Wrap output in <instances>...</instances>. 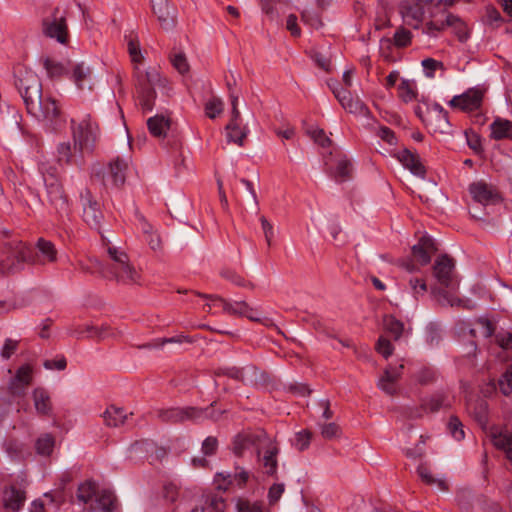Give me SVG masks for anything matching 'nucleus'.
Listing matches in <instances>:
<instances>
[{
	"label": "nucleus",
	"instance_id": "nucleus-1",
	"mask_svg": "<svg viewBox=\"0 0 512 512\" xmlns=\"http://www.w3.org/2000/svg\"><path fill=\"white\" fill-rule=\"evenodd\" d=\"M400 13L403 21L415 29H418L421 23L425 21L422 25V33L429 37L435 38L447 27H450L460 41H466L468 38L464 22L445 10L431 11L429 16L425 17L423 5L418 1L415 3L403 1L400 5Z\"/></svg>",
	"mask_w": 512,
	"mask_h": 512
},
{
	"label": "nucleus",
	"instance_id": "nucleus-2",
	"mask_svg": "<svg viewBox=\"0 0 512 512\" xmlns=\"http://www.w3.org/2000/svg\"><path fill=\"white\" fill-rule=\"evenodd\" d=\"M17 87L29 114L47 126L60 122V107L54 98L43 94L41 81L33 71H19Z\"/></svg>",
	"mask_w": 512,
	"mask_h": 512
},
{
	"label": "nucleus",
	"instance_id": "nucleus-3",
	"mask_svg": "<svg viewBox=\"0 0 512 512\" xmlns=\"http://www.w3.org/2000/svg\"><path fill=\"white\" fill-rule=\"evenodd\" d=\"M128 52L134 64L135 89L138 103L144 112L152 111L156 98L155 88H159L169 95L171 91L170 83L155 68H149L145 72L139 68L144 57L136 36L130 35L128 37Z\"/></svg>",
	"mask_w": 512,
	"mask_h": 512
},
{
	"label": "nucleus",
	"instance_id": "nucleus-4",
	"mask_svg": "<svg viewBox=\"0 0 512 512\" xmlns=\"http://www.w3.org/2000/svg\"><path fill=\"white\" fill-rule=\"evenodd\" d=\"M256 453L262 465L263 472L273 476L277 470V455L279 449L264 431L242 432L233 440V453L238 457Z\"/></svg>",
	"mask_w": 512,
	"mask_h": 512
},
{
	"label": "nucleus",
	"instance_id": "nucleus-5",
	"mask_svg": "<svg viewBox=\"0 0 512 512\" xmlns=\"http://www.w3.org/2000/svg\"><path fill=\"white\" fill-rule=\"evenodd\" d=\"M71 130L75 149L91 153L99 138V126L90 114H83L77 120L71 119Z\"/></svg>",
	"mask_w": 512,
	"mask_h": 512
},
{
	"label": "nucleus",
	"instance_id": "nucleus-6",
	"mask_svg": "<svg viewBox=\"0 0 512 512\" xmlns=\"http://www.w3.org/2000/svg\"><path fill=\"white\" fill-rule=\"evenodd\" d=\"M5 259L0 261V276L12 275L23 270L32 259V248L22 241H13L3 247Z\"/></svg>",
	"mask_w": 512,
	"mask_h": 512
},
{
	"label": "nucleus",
	"instance_id": "nucleus-7",
	"mask_svg": "<svg viewBox=\"0 0 512 512\" xmlns=\"http://www.w3.org/2000/svg\"><path fill=\"white\" fill-rule=\"evenodd\" d=\"M42 178L46 187L48 202L55 212L63 217L69 213V201L60 183L54 167L41 169Z\"/></svg>",
	"mask_w": 512,
	"mask_h": 512
},
{
	"label": "nucleus",
	"instance_id": "nucleus-8",
	"mask_svg": "<svg viewBox=\"0 0 512 512\" xmlns=\"http://www.w3.org/2000/svg\"><path fill=\"white\" fill-rule=\"evenodd\" d=\"M156 417L164 423H182L190 420L196 422L203 418L218 419L211 408L200 409L196 407H171L156 410Z\"/></svg>",
	"mask_w": 512,
	"mask_h": 512
},
{
	"label": "nucleus",
	"instance_id": "nucleus-9",
	"mask_svg": "<svg viewBox=\"0 0 512 512\" xmlns=\"http://www.w3.org/2000/svg\"><path fill=\"white\" fill-rule=\"evenodd\" d=\"M436 250L432 239L422 237L412 247V257L401 260V266L408 272H415L419 266L427 265L431 260V254Z\"/></svg>",
	"mask_w": 512,
	"mask_h": 512
},
{
	"label": "nucleus",
	"instance_id": "nucleus-10",
	"mask_svg": "<svg viewBox=\"0 0 512 512\" xmlns=\"http://www.w3.org/2000/svg\"><path fill=\"white\" fill-rule=\"evenodd\" d=\"M108 253L112 260L115 262L114 270L118 283L121 285H139L140 275L128 264V257L124 252L118 251L116 248H109Z\"/></svg>",
	"mask_w": 512,
	"mask_h": 512
},
{
	"label": "nucleus",
	"instance_id": "nucleus-11",
	"mask_svg": "<svg viewBox=\"0 0 512 512\" xmlns=\"http://www.w3.org/2000/svg\"><path fill=\"white\" fill-rule=\"evenodd\" d=\"M433 275L440 285L447 288L459 285L455 261L448 255H441L436 258L433 265Z\"/></svg>",
	"mask_w": 512,
	"mask_h": 512
},
{
	"label": "nucleus",
	"instance_id": "nucleus-12",
	"mask_svg": "<svg viewBox=\"0 0 512 512\" xmlns=\"http://www.w3.org/2000/svg\"><path fill=\"white\" fill-rule=\"evenodd\" d=\"M43 32L47 37L65 44L68 39L65 13L56 8L50 16L43 20Z\"/></svg>",
	"mask_w": 512,
	"mask_h": 512
},
{
	"label": "nucleus",
	"instance_id": "nucleus-13",
	"mask_svg": "<svg viewBox=\"0 0 512 512\" xmlns=\"http://www.w3.org/2000/svg\"><path fill=\"white\" fill-rule=\"evenodd\" d=\"M129 162L126 159L116 157L111 160L102 170V180L105 185L111 184L120 187L125 183Z\"/></svg>",
	"mask_w": 512,
	"mask_h": 512
},
{
	"label": "nucleus",
	"instance_id": "nucleus-14",
	"mask_svg": "<svg viewBox=\"0 0 512 512\" xmlns=\"http://www.w3.org/2000/svg\"><path fill=\"white\" fill-rule=\"evenodd\" d=\"M330 87L334 96L346 111L361 116H368L370 114V111L364 102L359 97H352L348 89L340 87L338 83L333 86L330 85Z\"/></svg>",
	"mask_w": 512,
	"mask_h": 512
},
{
	"label": "nucleus",
	"instance_id": "nucleus-15",
	"mask_svg": "<svg viewBox=\"0 0 512 512\" xmlns=\"http://www.w3.org/2000/svg\"><path fill=\"white\" fill-rule=\"evenodd\" d=\"M469 192L476 202L483 205H496L503 200L499 190L494 185L484 181L470 184Z\"/></svg>",
	"mask_w": 512,
	"mask_h": 512
},
{
	"label": "nucleus",
	"instance_id": "nucleus-16",
	"mask_svg": "<svg viewBox=\"0 0 512 512\" xmlns=\"http://www.w3.org/2000/svg\"><path fill=\"white\" fill-rule=\"evenodd\" d=\"M80 200L83 206V220L86 224L95 230H100L103 214L99 204L93 200L89 190H85L80 194Z\"/></svg>",
	"mask_w": 512,
	"mask_h": 512
},
{
	"label": "nucleus",
	"instance_id": "nucleus-17",
	"mask_svg": "<svg viewBox=\"0 0 512 512\" xmlns=\"http://www.w3.org/2000/svg\"><path fill=\"white\" fill-rule=\"evenodd\" d=\"M431 298L442 306H451L472 310L476 303L469 298H462L456 290H431Z\"/></svg>",
	"mask_w": 512,
	"mask_h": 512
},
{
	"label": "nucleus",
	"instance_id": "nucleus-18",
	"mask_svg": "<svg viewBox=\"0 0 512 512\" xmlns=\"http://www.w3.org/2000/svg\"><path fill=\"white\" fill-rule=\"evenodd\" d=\"M216 376H227L244 384H254L258 379V369L253 365L239 368L236 366L220 367L215 371Z\"/></svg>",
	"mask_w": 512,
	"mask_h": 512
},
{
	"label": "nucleus",
	"instance_id": "nucleus-19",
	"mask_svg": "<svg viewBox=\"0 0 512 512\" xmlns=\"http://www.w3.org/2000/svg\"><path fill=\"white\" fill-rule=\"evenodd\" d=\"M154 14L164 30H172L176 26V9L168 0H150Z\"/></svg>",
	"mask_w": 512,
	"mask_h": 512
},
{
	"label": "nucleus",
	"instance_id": "nucleus-20",
	"mask_svg": "<svg viewBox=\"0 0 512 512\" xmlns=\"http://www.w3.org/2000/svg\"><path fill=\"white\" fill-rule=\"evenodd\" d=\"M482 100L483 92L481 90L469 89L460 96H454L450 101V105L463 111H473L481 106Z\"/></svg>",
	"mask_w": 512,
	"mask_h": 512
},
{
	"label": "nucleus",
	"instance_id": "nucleus-21",
	"mask_svg": "<svg viewBox=\"0 0 512 512\" xmlns=\"http://www.w3.org/2000/svg\"><path fill=\"white\" fill-rule=\"evenodd\" d=\"M32 381V370L29 366L20 367L16 375L11 379L8 385L9 393L12 396H24L28 386Z\"/></svg>",
	"mask_w": 512,
	"mask_h": 512
},
{
	"label": "nucleus",
	"instance_id": "nucleus-22",
	"mask_svg": "<svg viewBox=\"0 0 512 512\" xmlns=\"http://www.w3.org/2000/svg\"><path fill=\"white\" fill-rule=\"evenodd\" d=\"M198 295L208 299V301H209L208 305L210 308L220 307L227 313L240 315V316H243L244 313L248 312V304L246 302H243V301L229 302L217 295H206V294H201V293H198Z\"/></svg>",
	"mask_w": 512,
	"mask_h": 512
},
{
	"label": "nucleus",
	"instance_id": "nucleus-23",
	"mask_svg": "<svg viewBox=\"0 0 512 512\" xmlns=\"http://www.w3.org/2000/svg\"><path fill=\"white\" fill-rule=\"evenodd\" d=\"M37 252L32 250V264H49L57 260V250L54 244L48 240L40 238L36 244Z\"/></svg>",
	"mask_w": 512,
	"mask_h": 512
},
{
	"label": "nucleus",
	"instance_id": "nucleus-24",
	"mask_svg": "<svg viewBox=\"0 0 512 512\" xmlns=\"http://www.w3.org/2000/svg\"><path fill=\"white\" fill-rule=\"evenodd\" d=\"M450 405L447 397L443 394H436L431 396L430 398H426L422 400L421 406L414 410H411L409 417L411 418H419L424 414L429 412H436L442 407H447Z\"/></svg>",
	"mask_w": 512,
	"mask_h": 512
},
{
	"label": "nucleus",
	"instance_id": "nucleus-25",
	"mask_svg": "<svg viewBox=\"0 0 512 512\" xmlns=\"http://www.w3.org/2000/svg\"><path fill=\"white\" fill-rule=\"evenodd\" d=\"M487 437L496 448L503 450L506 457L512 462V434L492 427L487 432Z\"/></svg>",
	"mask_w": 512,
	"mask_h": 512
},
{
	"label": "nucleus",
	"instance_id": "nucleus-26",
	"mask_svg": "<svg viewBox=\"0 0 512 512\" xmlns=\"http://www.w3.org/2000/svg\"><path fill=\"white\" fill-rule=\"evenodd\" d=\"M394 156L397 160L407 169L416 176L423 177L425 175V168L421 164L417 154L413 153L407 148H403L396 152Z\"/></svg>",
	"mask_w": 512,
	"mask_h": 512
},
{
	"label": "nucleus",
	"instance_id": "nucleus-27",
	"mask_svg": "<svg viewBox=\"0 0 512 512\" xmlns=\"http://www.w3.org/2000/svg\"><path fill=\"white\" fill-rule=\"evenodd\" d=\"M330 174L338 183L349 180L352 176L353 165L344 154H339L335 158L334 167H330Z\"/></svg>",
	"mask_w": 512,
	"mask_h": 512
},
{
	"label": "nucleus",
	"instance_id": "nucleus-28",
	"mask_svg": "<svg viewBox=\"0 0 512 512\" xmlns=\"http://www.w3.org/2000/svg\"><path fill=\"white\" fill-rule=\"evenodd\" d=\"M403 364L396 367H388L384 375L379 379L378 387L388 395H394L397 391L396 382L402 374Z\"/></svg>",
	"mask_w": 512,
	"mask_h": 512
},
{
	"label": "nucleus",
	"instance_id": "nucleus-29",
	"mask_svg": "<svg viewBox=\"0 0 512 512\" xmlns=\"http://www.w3.org/2000/svg\"><path fill=\"white\" fill-rule=\"evenodd\" d=\"M72 151L71 144L68 142L60 143L57 148V159L59 163H65L69 165L81 166L83 163V156L85 153H81L78 149L74 148Z\"/></svg>",
	"mask_w": 512,
	"mask_h": 512
},
{
	"label": "nucleus",
	"instance_id": "nucleus-30",
	"mask_svg": "<svg viewBox=\"0 0 512 512\" xmlns=\"http://www.w3.org/2000/svg\"><path fill=\"white\" fill-rule=\"evenodd\" d=\"M89 508L94 511L114 512L116 510V497L110 490L98 491Z\"/></svg>",
	"mask_w": 512,
	"mask_h": 512
},
{
	"label": "nucleus",
	"instance_id": "nucleus-31",
	"mask_svg": "<svg viewBox=\"0 0 512 512\" xmlns=\"http://www.w3.org/2000/svg\"><path fill=\"white\" fill-rule=\"evenodd\" d=\"M71 78L78 89H92L93 83L91 79V71L89 67L84 65V63L76 64L73 67Z\"/></svg>",
	"mask_w": 512,
	"mask_h": 512
},
{
	"label": "nucleus",
	"instance_id": "nucleus-32",
	"mask_svg": "<svg viewBox=\"0 0 512 512\" xmlns=\"http://www.w3.org/2000/svg\"><path fill=\"white\" fill-rule=\"evenodd\" d=\"M249 474L247 471L241 470L235 474L218 473L216 476V483L219 489L226 490L229 485L237 484L242 487L248 480Z\"/></svg>",
	"mask_w": 512,
	"mask_h": 512
},
{
	"label": "nucleus",
	"instance_id": "nucleus-33",
	"mask_svg": "<svg viewBox=\"0 0 512 512\" xmlns=\"http://www.w3.org/2000/svg\"><path fill=\"white\" fill-rule=\"evenodd\" d=\"M4 507L12 512H17L21 509L25 502L24 492L15 488L9 487L4 491L3 495Z\"/></svg>",
	"mask_w": 512,
	"mask_h": 512
},
{
	"label": "nucleus",
	"instance_id": "nucleus-34",
	"mask_svg": "<svg viewBox=\"0 0 512 512\" xmlns=\"http://www.w3.org/2000/svg\"><path fill=\"white\" fill-rule=\"evenodd\" d=\"M491 137L496 140H512V122L506 119L497 118L490 125Z\"/></svg>",
	"mask_w": 512,
	"mask_h": 512
},
{
	"label": "nucleus",
	"instance_id": "nucleus-35",
	"mask_svg": "<svg viewBox=\"0 0 512 512\" xmlns=\"http://www.w3.org/2000/svg\"><path fill=\"white\" fill-rule=\"evenodd\" d=\"M495 331V324L488 318L479 317L475 320L473 327L470 328L469 333L472 337L481 336L489 338Z\"/></svg>",
	"mask_w": 512,
	"mask_h": 512
},
{
	"label": "nucleus",
	"instance_id": "nucleus-36",
	"mask_svg": "<svg viewBox=\"0 0 512 512\" xmlns=\"http://www.w3.org/2000/svg\"><path fill=\"white\" fill-rule=\"evenodd\" d=\"M128 414L119 407L110 406L103 413V418L107 426L119 427L125 423Z\"/></svg>",
	"mask_w": 512,
	"mask_h": 512
},
{
	"label": "nucleus",
	"instance_id": "nucleus-37",
	"mask_svg": "<svg viewBox=\"0 0 512 512\" xmlns=\"http://www.w3.org/2000/svg\"><path fill=\"white\" fill-rule=\"evenodd\" d=\"M33 401L36 411L39 414L47 415L51 411V403L48 392L43 388H36L33 391Z\"/></svg>",
	"mask_w": 512,
	"mask_h": 512
},
{
	"label": "nucleus",
	"instance_id": "nucleus-38",
	"mask_svg": "<svg viewBox=\"0 0 512 512\" xmlns=\"http://www.w3.org/2000/svg\"><path fill=\"white\" fill-rule=\"evenodd\" d=\"M147 126L153 136L162 137L169 129V120L162 115H156L147 120Z\"/></svg>",
	"mask_w": 512,
	"mask_h": 512
},
{
	"label": "nucleus",
	"instance_id": "nucleus-39",
	"mask_svg": "<svg viewBox=\"0 0 512 512\" xmlns=\"http://www.w3.org/2000/svg\"><path fill=\"white\" fill-rule=\"evenodd\" d=\"M383 325L386 333L391 335L394 340L400 339L404 333V324L392 315H386L384 317Z\"/></svg>",
	"mask_w": 512,
	"mask_h": 512
},
{
	"label": "nucleus",
	"instance_id": "nucleus-40",
	"mask_svg": "<svg viewBox=\"0 0 512 512\" xmlns=\"http://www.w3.org/2000/svg\"><path fill=\"white\" fill-rule=\"evenodd\" d=\"M226 138L229 143H235L238 146L244 145V140L249 134V129L242 122H237V128L225 129Z\"/></svg>",
	"mask_w": 512,
	"mask_h": 512
},
{
	"label": "nucleus",
	"instance_id": "nucleus-41",
	"mask_svg": "<svg viewBox=\"0 0 512 512\" xmlns=\"http://www.w3.org/2000/svg\"><path fill=\"white\" fill-rule=\"evenodd\" d=\"M55 444L54 437L45 433L39 436L35 442V449L38 455L48 457L51 455Z\"/></svg>",
	"mask_w": 512,
	"mask_h": 512
},
{
	"label": "nucleus",
	"instance_id": "nucleus-42",
	"mask_svg": "<svg viewBox=\"0 0 512 512\" xmlns=\"http://www.w3.org/2000/svg\"><path fill=\"white\" fill-rule=\"evenodd\" d=\"M98 491L95 482L87 481L79 486L77 497L84 504L90 505L94 501Z\"/></svg>",
	"mask_w": 512,
	"mask_h": 512
},
{
	"label": "nucleus",
	"instance_id": "nucleus-43",
	"mask_svg": "<svg viewBox=\"0 0 512 512\" xmlns=\"http://www.w3.org/2000/svg\"><path fill=\"white\" fill-rule=\"evenodd\" d=\"M399 97L406 103L417 97V86L415 81L403 79L398 87Z\"/></svg>",
	"mask_w": 512,
	"mask_h": 512
},
{
	"label": "nucleus",
	"instance_id": "nucleus-44",
	"mask_svg": "<svg viewBox=\"0 0 512 512\" xmlns=\"http://www.w3.org/2000/svg\"><path fill=\"white\" fill-rule=\"evenodd\" d=\"M107 330V326L97 327L93 325H87L84 329L76 328L75 330L71 331V335L77 338H82L84 336L103 338L105 337Z\"/></svg>",
	"mask_w": 512,
	"mask_h": 512
},
{
	"label": "nucleus",
	"instance_id": "nucleus-45",
	"mask_svg": "<svg viewBox=\"0 0 512 512\" xmlns=\"http://www.w3.org/2000/svg\"><path fill=\"white\" fill-rule=\"evenodd\" d=\"M43 66L50 78L61 77L67 72V68L62 63L52 58H45L43 60Z\"/></svg>",
	"mask_w": 512,
	"mask_h": 512
},
{
	"label": "nucleus",
	"instance_id": "nucleus-46",
	"mask_svg": "<svg viewBox=\"0 0 512 512\" xmlns=\"http://www.w3.org/2000/svg\"><path fill=\"white\" fill-rule=\"evenodd\" d=\"M173 67L182 75L189 72L190 66L186 55L182 51L173 50L170 55Z\"/></svg>",
	"mask_w": 512,
	"mask_h": 512
},
{
	"label": "nucleus",
	"instance_id": "nucleus-47",
	"mask_svg": "<svg viewBox=\"0 0 512 512\" xmlns=\"http://www.w3.org/2000/svg\"><path fill=\"white\" fill-rule=\"evenodd\" d=\"M224 111V103L218 97H212L205 103V114L210 119H215Z\"/></svg>",
	"mask_w": 512,
	"mask_h": 512
},
{
	"label": "nucleus",
	"instance_id": "nucleus-48",
	"mask_svg": "<svg viewBox=\"0 0 512 512\" xmlns=\"http://www.w3.org/2000/svg\"><path fill=\"white\" fill-rule=\"evenodd\" d=\"M417 473L425 483L429 485H436L442 491L447 490V485L445 481L442 479L434 478L426 466L420 465L417 468Z\"/></svg>",
	"mask_w": 512,
	"mask_h": 512
},
{
	"label": "nucleus",
	"instance_id": "nucleus-49",
	"mask_svg": "<svg viewBox=\"0 0 512 512\" xmlns=\"http://www.w3.org/2000/svg\"><path fill=\"white\" fill-rule=\"evenodd\" d=\"M430 124L435 132L448 133L450 130V123L448 120V114H439L438 116L431 115Z\"/></svg>",
	"mask_w": 512,
	"mask_h": 512
},
{
	"label": "nucleus",
	"instance_id": "nucleus-50",
	"mask_svg": "<svg viewBox=\"0 0 512 512\" xmlns=\"http://www.w3.org/2000/svg\"><path fill=\"white\" fill-rule=\"evenodd\" d=\"M498 388L505 396H509L512 393V364L507 367L506 371L499 378Z\"/></svg>",
	"mask_w": 512,
	"mask_h": 512
},
{
	"label": "nucleus",
	"instance_id": "nucleus-51",
	"mask_svg": "<svg viewBox=\"0 0 512 512\" xmlns=\"http://www.w3.org/2000/svg\"><path fill=\"white\" fill-rule=\"evenodd\" d=\"M225 502L221 497L211 496L205 501V506L200 512H223L225 510Z\"/></svg>",
	"mask_w": 512,
	"mask_h": 512
},
{
	"label": "nucleus",
	"instance_id": "nucleus-52",
	"mask_svg": "<svg viewBox=\"0 0 512 512\" xmlns=\"http://www.w3.org/2000/svg\"><path fill=\"white\" fill-rule=\"evenodd\" d=\"M301 19L304 22V24L314 28L319 29L322 26V21L320 19L319 14L310 9H305L301 13Z\"/></svg>",
	"mask_w": 512,
	"mask_h": 512
},
{
	"label": "nucleus",
	"instance_id": "nucleus-53",
	"mask_svg": "<svg viewBox=\"0 0 512 512\" xmlns=\"http://www.w3.org/2000/svg\"><path fill=\"white\" fill-rule=\"evenodd\" d=\"M19 341L11 338H7L4 342L3 347L0 350V356L4 360H8L17 351Z\"/></svg>",
	"mask_w": 512,
	"mask_h": 512
},
{
	"label": "nucleus",
	"instance_id": "nucleus-54",
	"mask_svg": "<svg viewBox=\"0 0 512 512\" xmlns=\"http://www.w3.org/2000/svg\"><path fill=\"white\" fill-rule=\"evenodd\" d=\"M238 512H264L263 505L260 502H250L240 499L237 502Z\"/></svg>",
	"mask_w": 512,
	"mask_h": 512
},
{
	"label": "nucleus",
	"instance_id": "nucleus-55",
	"mask_svg": "<svg viewBox=\"0 0 512 512\" xmlns=\"http://www.w3.org/2000/svg\"><path fill=\"white\" fill-rule=\"evenodd\" d=\"M448 428L453 438H455L458 441L464 439L465 434L463 430V425L457 417L453 416L450 418Z\"/></svg>",
	"mask_w": 512,
	"mask_h": 512
},
{
	"label": "nucleus",
	"instance_id": "nucleus-56",
	"mask_svg": "<svg viewBox=\"0 0 512 512\" xmlns=\"http://www.w3.org/2000/svg\"><path fill=\"white\" fill-rule=\"evenodd\" d=\"M308 134L311 136L315 143L322 147H327L331 144V140L329 137H327L323 129H310L308 130Z\"/></svg>",
	"mask_w": 512,
	"mask_h": 512
},
{
	"label": "nucleus",
	"instance_id": "nucleus-57",
	"mask_svg": "<svg viewBox=\"0 0 512 512\" xmlns=\"http://www.w3.org/2000/svg\"><path fill=\"white\" fill-rule=\"evenodd\" d=\"M376 350L383 357L388 358L393 352V346L385 336H380L376 343Z\"/></svg>",
	"mask_w": 512,
	"mask_h": 512
},
{
	"label": "nucleus",
	"instance_id": "nucleus-58",
	"mask_svg": "<svg viewBox=\"0 0 512 512\" xmlns=\"http://www.w3.org/2000/svg\"><path fill=\"white\" fill-rule=\"evenodd\" d=\"M411 42V32L404 29L399 28L396 30L394 34V43L398 47H405Z\"/></svg>",
	"mask_w": 512,
	"mask_h": 512
},
{
	"label": "nucleus",
	"instance_id": "nucleus-59",
	"mask_svg": "<svg viewBox=\"0 0 512 512\" xmlns=\"http://www.w3.org/2000/svg\"><path fill=\"white\" fill-rule=\"evenodd\" d=\"M321 429V435L325 439H333L340 433V428L336 423L319 424Z\"/></svg>",
	"mask_w": 512,
	"mask_h": 512
},
{
	"label": "nucleus",
	"instance_id": "nucleus-60",
	"mask_svg": "<svg viewBox=\"0 0 512 512\" xmlns=\"http://www.w3.org/2000/svg\"><path fill=\"white\" fill-rule=\"evenodd\" d=\"M311 433L307 430H303L296 434L295 446L298 450H305L311 441Z\"/></svg>",
	"mask_w": 512,
	"mask_h": 512
},
{
	"label": "nucleus",
	"instance_id": "nucleus-61",
	"mask_svg": "<svg viewBox=\"0 0 512 512\" xmlns=\"http://www.w3.org/2000/svg\"><path fill=\"white\" fill-rule=\"evenodd\" d=\"M218 448V440L213 436H208L202 443L201 450L205 456L215 454Z\"/></svg>",
	"mask_w": 512,
	"mask_h": 512
},
{
	"label": "nucleus",
	"instance_id": "nucleus-62",
	"mask_svg": "<svg viewBox=\"0 0 512 512\" xmlns=\"http://www.w3.org/2000/svg\"><path fill=\"white\" fill-rule=\"evenodd\" d=\"M285 491V485L283 483H275L273 484L268 491V499L270 504L276 503L283 492Z\"/></svg>",
	"mask_w": 512,
	"mask_h": 512
},
{
	"label": "nucleus",
	"instance_id": "nucleus-63",
	"mask_svg": "<svg viewBox=\"0 0 512 512\" xmlns=\"http://www.w3.org/2000/svg\"><path fill=\"white\" fill-rule=\"evenodd\" d=\"M44 367L47 370H58L62 371L66 368L67 362L64 356H61L57 359H48L43 363Z\"/></svg>",
	"mask_w": 512,
	"mask_h": 512
},
{
	"label": "nucleus",
	"instance_id": "nucleus-64",
	"mask_svg": "<svg viewBox=\"0 0 512 512\" xmlns=\"http://www.w3.org/2000/svg\"><path fill=\"white\" fill-rule=\"evenodd\" d=\"M496 340L501 348L512 351V332L498 334Z\"/></svg>",
	"mask_w": 512,
	"mask_h": 512
}]
</instances>
